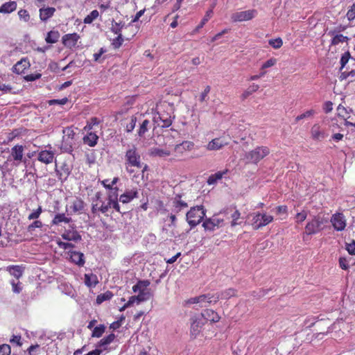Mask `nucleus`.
<instances>
[{"mask_svg": "<svg viewBox=\"0 0 355 355\" xmlns=\"http://www.w3.org/2000/svg\"><path fill=\"white\" fill-rule=\"evenodd\" d=\"M173 105L167 102L160 103L157 105V113L154 114V123L161 128H168L172 124Z\"/></svg>", "mask_w": 355, "mask_h": 355, "instance_id": "nucleus-1", "label": "nucleus"}, {"mask_svg": "<svg viewBox=\"0 0 355 355\" xmlns=\"http://www.w3.org/2000/svg\"><path fill=\"white\" fill-rule=\"evenodd\" d=\"M124 160L125 168L129 173H133L134 171L130 168H141L144 165L139 151L135 145H128L125 153Z\"/></svg>", "mask_w": 355, "mask_h": 355, "instance_id": "nucleus-2", "label": "nucleus"}, {"mask_svg": "<svg viewBox=\"0 0 355 355\" xmlns=\"http://www.w3.org/2000/svg\"><path fill=\"white\" fill-rule=\"evenodd\" d=\"M206 215L202 205L193 207L186 214V219L191 228L200 224Z\"/></svg>", "mask_w": 355, "mask_h": 355, "instance_id": "nucleus-3", "label": "nucleus"}, {"mask_svg": "<svg viewBox=\"0 0 355 355\" xmlns=\"http://www.w3.org/2000/svg\"><path fill=\"white\" fill-rule=\"evenodd\" d=\"M62 133V141L60 148L62 153H71L75 144L74 136L76 133L71 127L63 129Z\"/></svg>", "mask_w": 355, "mask_h": 355, "instance_id": "nucleus-4", "label": "nucleus"}, {"mask_svg": "<svg viewBox=\"0 0 355 355\" xmlns=\"http://www.w3.org/2000/svg\"><path fill=\"white\" fill-rule=\"evenodd\" d=\"M252 217V225L254 230H259L271 223L273 220V216L266 213H252L249 215Z\"/></svg>", "mask_w": 355, "mask_h": 355, "instance_id": "nucleus-5", "label": "nucleus"}, {"mask_svg": "<svg viewBox=\"0 0 355 355\" xmlns=\"http://www.w3.org/2000/svg\"><path fill=\"white\" fill-rule=\"evenodd\" d=\"M220 214L228 215V209L220 211L218 214H216L211 218H206L202 224L203 227L206 230L214 231L216 227L218 228L223 226L224 218L219 216Z\"/></svg>", "mask_w": 355, "mask_h": 355, "instance_id": "nucleus-6", "label": "nucleus"}, {"mask_svg": "<svg viewBox=\"0 0 355 355\" xmlns=\"http://www.w3.org/2000/svg\"><path fill=\"white\" fill-rule=\"evenodd\" d=\"M270 153V150L266 146L257 147L245 155L247 162L257 164Z\"/></svg>", "mask_w": 355, "mask_h": 355, "instance_id": "nucleus-7", "label": "nucleus"}, {"mask_svg": "<svg viewBox=\"0 0 355 355\" xmlns=\"http://www.w3.org/2000/svg\"><path fill=\"white\" fill-rule=\"evenodd\" d=\"M323 223V218L320 216L314 217L306 224L305 227L306 233L309 235L318 233L322 230V225Z\"/></svg>", "mask_w": 355, "mask_h": 355, "instance_id": "nucleus-8", "label": "nucleus"}, {"mask_svg": "<svg viewBox=\"0 0 355 355\" xmlns=\"http://www.w3.org/2000/svg\"><path fill=\"white\" fill-rule=\"evenodd\" d=\"M330 221L334 230L336 231L344 230L347 225L345 216L342 213L333 214Z\"/></svg>", "mask_w": 355, "mask_h": 355, "instance_id": "nucleus-9", "label": "nucleus"}, {"mask_svg": "<svg viewBox=\"0 0 355 355\" xmlns=\"http://www.w3.org/2000/svg\"><path fill=\"white\" fill-rule=\"evenodd\" d=\"M256 15L257 11L255 10H248L235 12L232 14L231 18L233 21H243L252 19Z\"/></svg>", "mask_w": 355, "mask_h": 355, "instance_id": "nucleus-10", "label": "nucleus"}, {"mask_svg": "<svg viewBox=\"0 0 355 355\" xmlns=\"http://www.w3.org/2000/svg\"><path fill=\"white\" fill-rule=\"evenodd\" d=\"M219 300L218 295H211L210 294L207 295H202L196 297L191 298L189 300V303L190 304H202L204 302H207L209 304L214 302L216 303ZM203 304H201V306H203Z\"/></svg>", "mask_w": 355, "mask_h": 355, "instance_id": "nucleus-11", "label": "nucleus"}, {"mask_svg": "<svg viewBox=\"0 0 355 355\" xmlns=\"http://www.w3.org/2000/svg\"><path fill=\"white\" fill-rule=\"evenodd\" d=\"M229 144V141H227L225 137H218L213 139L206 146L207 150H219L225 146Z\"/></svg>", "mask_w": 355, "mask_h": 355, "instance_id": "nucleus-12", "label": "nucleus"}, {"mask_svg": "<svg viewBox=\"0 0 355 355\" xmlns=\"http://www.w3.org/2000/svg\"><path fill=\"white\" fill-rule=\"evenodd\" d=\"M37 159L45 164L53 163L55 161V153L51 150H42L38 153Z\"/></svg>", "mask_w": 355, "mask_h": 355, "instance_id": "nucleus-13", "label": "nucleus"}, {"mask_svg": "<svg viewBox=\"0 0 355 355\" xmlns=\"http://www.w3.org/2000/svg\"><path fill=\"white\" fill-rule=\"evenodd\" d=\"M172 204V208L171 211L172 212L175 214H179L181 212L183 209L188 207V205L186 202L181 200V196L180 195H176L171 201Z\"/></svg>", "mask_w": 355, "mask_h": 355, "instance_id": "nucleus-14", "label": "nucleus"}, {"mask_svg": "<svg viewBox=\"0 0 355 355\" xmlns=\"http://www.w3.org/2000/svg\"><path fill=\"white\" fill-rule=\"evenodd\" d=\"M79 39L80 36L77 33L66 34L62 37V43L66 47L72 49L76 46Z\"/></svg>", "mask_w": 355, "mask_h": 355, "instance_id": "nucleus-15", "label": "nucleus"}, {"mask_svg": "<svg viewBox=\"0 0 355 355\" xmlns=\"http://www.w3.org/2000/svg\"><path fill=\"white\" fill-rule=\"evenodd\" d=\"M11 157L14 161L17 162L15 164L17 166L19 162H22L24 157V147L21 145H16L11 149Z\"/></svg>", "mask_w": 355, "mask_h": 355, "instance_id": "nucleus-16", "label": "nucleus"}, {"mask_svg": "<svg viewBox=\"0 0 355 355\" xmlns=\"http://www.w3.org/2000/svg\"><path fill=\"white\" fill-rule=\"evenodd\" d=\"M55 8L53 7H42L40 8V19L42 21L46 22L54 15Z\"/></svg>", "mask_w": 355, "mask_h": 355, "instance_id": "nucleus-17", "label": "nucleus"}, {"mask_svg": "<svg viewBox=\"0 0 355 355\" xmlns=\"http://www.w3.org/2000/svg\"><path fill=\"white\" fill-rule=\"evenodd\" d=\"M29 67L30 62L28 59L22 58L12 67V71L17 74H21Z\"/></svg>", "mask_w": 355, "mask_h": 355, "instance_id": "nucleus-18", "label": "nucleus"}, {"mask_svg": "<svg viewBox=\"0 0 355 355\" xmlns=\"http://www.w3.org/2000/svg\"><path fill=\"white\" fill-rule=\"evenodd\" d=\"M311 137L315 140H322L327 137V134L320 128L318 124L313 125L311 130Z\"/></svg>", "mask_w": 355, "mask_h": 355, "instance_id": "nucleus-19", "label": "nucleus"}, {"mask_svg": "<svg viewBox=\"0 0 355 355\" xmlns=\"http://www.w3.org/2000/svg\"><path fill=\"white\" fill-rule=\"evenodd\" d=\"M171 155V151L167 148L153 147L149 150V155L152 157H166Z\"/></svg>", "mask_w": 355, "mask_h": 355, "instance_id": "nucleus-20", "label": "nucleus"}, {"mask_svg": "<svg viewBox=\"0 0 355 355\" xmlns=\"http://www.w3.org/2000/svg\"><path fill=\"white\" fill-rule=\"evenodd\" d=\"M70 259L71 261L78 266H83L85 264L84 254L77 251H70Z\"/></svg>", "mask_w": 355, "mask_h": 355, "instance_id": "nucleus-21", "label": "nucleus"}, {"mask_svg": "<svg viewBox=\"0 0 355 355\" xmlns=\"http://www.w3.org/2000/svg\"><path fill=\"white\" fill-rule=\"evenodd\" d=\"M194 147V143L190 141H184L178 144L175 147V150L178 153L182 154L185 151L191 150Z\"/></svg>", "mask_w": 355, "mask_h": 355, "instance_id": "nucleus-22", "label": "nucleus"}, {"mask_svg": "<svg viewBox=\"0 0 355 355\" xmlns=\"http://www.w3.org/2000/svg\"><path fill=\"white\" fill-rule=\"evenodd\" d=\"M63 239L67 241H78L81 240V236L77 231L68 230L62 234Z\"/></svg>", "mask_w": 355, "mask_h": 355, "instance_id": "nucleus-23", "label": "nucleus"}, {"mask_svg": "<svg viewBox=\"0 0 355 355\" xmlns=\"http://www.w3.org/2000/svg\"><path fill=\"white\" fill-rule=\"evenodd\" d=\"M137 194L138 193L137 190L127 191L120 196L119 200L123 204L128 203L135 198H137Z\"/></svg>", "mask_w": 355, "mask_h": 355, "instance_id": "nucleus-24", "label": "nucleus"}, {"mask_svg": "<svg viewBox=\"0 0 355 355\" xmlns=\"http://www.w3.org/2000/svg\"><path fill=\"white\" fill-rule=\"evenodd\" d=\"M202 316L205 320L216 322L220 320V317L216 312L211 309H206L202 313Z\"/></svg>", "mask_w": 355, "mask_h": 355, "instance_id": "nucleus-25", "label": "nucleus"}, {"mask_svg": "<svg viewBox=\"0 0 355 355\" xmlns=\"http://www.w3.org/2000/svg\"><path fill=\"white\" fill-rule=\"evenodd\" d=\"M16 8L17 3L15 1L6 2L0 7V13L9 14L15 11Z\"/></svg>", "mask_w": 355, "mask_h": 355, "instance_id": "nucleus-26", "label": "nucleus"}, {"mask_svg": "<svg viewBox=\"0 0 355 355\" xmlns=\"http://www.w3.org/2000/svg\"><path fill=\"white\" fill-rule=\"evenodd\" d=\"M98 137L94 132H90L86 136L83 137V141L88 146L93 147L97 144Z\"/></svg>", "mask_w": 355, "mask_h": 355, "instance_id": "nucleus-27", "label": "nucleus"}, {"mask_svg": "<svg viewBox=\"0 0 355 355\" xmlns=\"http://www.w3.org/2000/svg\"><path fill=\"white\" fill-rule=\"evenodd\" d=\"M150 282L149 280H139L135 286H132L134 293L147 291Z\"/></svg>", "mask_w": 355, "mask_h": 355, "instance_id": "nucleus-28", "label": "nucleus"}, {"mask_svg": "<svg viewBox=\"0 0 355 355\" xmlns=\"http://www.w3.org/2000/svg\"><path fill=\"white\" fill-rule=\"evenodd\" d=\"M114 338L115 335L114 334H110L98 342L97 347L101 348L103 350L106 349L107 346L110 344L114 340Z\"/></svg>", "mask_w": 355, "mask_h": 355, "instance_id": "nucleus-29", "label": "nucleus"}, {"mask_svg": "<svg viewBox=\"0 0 355 355\" xmlns=\"http://www.w3.org/2000/svg\"><path fill=\"white\" fill-rule=\"evenodd\" d=\"M202 327V323L201 321L196 320L191 325V334L193 336H197L200 332Z\"/></svg>", "mask_w": 355, "mask_h": 355, "instance_id": "nucleus-30", "label": "nucleus"}, {"mask_svg": "<svg viewBox=\"0 0 355 355\" xmlns=\"http://www.w3.org/2000/svg\"><path fill=\"white\" fill-rule=\"evenodd\" d=\"M71 221V218L67 217L64 214H58L54 216V218L52 220V224L53 225H58L62 222L65 223H69Z\"/></svg>", "mask_w": 355, "mask_h": 355, "instance_id": "nucleus-31", "label": "nucleus"}, {"mask_svg": "<svg viewBox=\"0 0 355 355\" xmlns=\"http://www.w3.org/2000/svg\"><path fill=\"white\" fill-rule=\"evenodd\" d=\"M229 214H231L230 217L232 220L231 222V226L234 227L237 225L241 224V222L239 221L240 218L241 214L238 210H232V209H227Z\"/></svg>", "mask_w": 355, "mask_h": 355, "instance_id": "nucleus-32", "label": "nucleus"}, {"mask_svg": "<svg viewBox=\"0 0 355 355\" xmlns=\"http://www.w3.org/2000/svg\"><path fill=\"white\" fill-rule=\"evenodd\" d=\"M60 37L58 31H51L47 33L46 37V42L49 44H53L58 42Z\"/></svg>", "mask_w": 355, "mask_h": 355, "instance_id": "nucleus-33", "label": "nucleus"}, {"mask_svg": "<svg viewBox=\"0 0 355 355\" xmlns=\"http://www.w3.org/2000/svg\"><path fill=\"white\" fill-rule=\"evenodd\" d=\"M11 275L14 276L17 279L21 277L23 274V268L19 266H12L9 267L8 269Z\"/></svg>", "mask_w": 355, "mask_h": 355, "instance_id": "nucleus-34", "label": "nucleus"}, {"mask_svg": "<svg viewBox=\"0 0 355 355\" xmlns=\"http://www.w3.org/2000/svg\"><path fill=\"white\" fill-rule=\"evenodd\" d=\"M85 283L88 286H94L98 283L97 277L93 274L85 275Z\"/></svg>", "mask_w": 355, "mask_h": 355, "instance_id": "nucleus-35", "label": "nucleus"}, {"mask_svg": "<svg viewBox=\"0 0 355 355\" xmlns=\"http://www.w3.org/2000/svg\"><path fill=\"white\" fill-rule=\"evenodd\" d=\"M84 208V202L82 200L77 198L73 201L71 209L74 213L80 211Z\"/></svg>", "mask_w": 355, "mask_h": 355, "instance_id": "nucleus-36", "label": "nucleus"}, {"mask_svg": "<svg viewBox=\"0 0 355 355\" xmlns=\"http://www.w3.org/2000/svg\"><path fill=\"white\" fill-rule=\"evenodd\" d=\"M150 123L148 120L145 119L140 124L139 128L138 130V135L139 137H143L145 135V133L148 130Z\"/></svg>", "mask_w": 355, "mask_h": 355, "instance_id": "nucleus-37", "label": "nucleus"}, {"mask_svg": "<svg viewBox=\"0 0 355 355\" xmlns=\"http://www.w3.org/2000/svg\"><path fill=\"white\" fill-rule=\"evenodd\" d=\"M225 173L226 171L218 172L214 175H210L207 180L208 184L211 185L215 184L218 180H220L223 178V175Z\"/></svg>", "mask_w": 355, "mask_h": 355, "instance_id": "nucleus-38", "label": "nucleus"}, {"mask_svg": "<svg viewBox=\"0 0 355 355\" xmlns=\"http://www.w3.org/2000/svg\"><path fill=\"white\" fill-rule=\"evenodd\" d=\"M236 293V291L233 288H228L224 291H223L220 295H218L219 296V299H225L227 300L230 297L235 296Z\"/></svg>", "mask_w": 355, "mask_h": 355, "instance_id": "nucleus-39", "label": "nucleus"}, {"mask_svg": "<svg viewBox=\"0 0 355 355\" xmlns=\"http://www.w3.org/2000/svg\"><path fill=\"white\" fill-rule=\"evenodd\" d=\"M113 297V294L110 291H107L103 294L98 295L96 297V303L100 304L104 301L110 300Z\"/></svg>", "mask_w": 355, "mask_h": 355, "instance_id": "nucleus-40", "label": "nucleus"}, {"mask_svg": "<svg viewBox=\"0 0 355 355\" xmlns=\"http://www.w3.org/2000/svg\"><path fill=\"white\" fill-rule=\"evenodd\" d=\"M348 37L341 34L336 35L331 40V45H338L340 43H343L348 41Z\"/></svg>", "mask_w": 355, "mask_h": 355, "instance_id": "nucleus-41", "label": "nucleus"}, {"mask_svg": "<svg viewBox=\"0 0 355 355\" xmlns=\"http://www.w3.org/2000/svg\"><path fill=\"white\" fill-rule=\"evenodd\" d=\"M213 13L212 9H210L207 11L205 15L204 16L203 19H202L200 24L196 27V31H198L200 28H202L204 25L209 21V19L211 18Z\"/></svg>", "mask_w": 355, "mask_h": 355, "instance_id": "nucleus-42", "label": "nucleus"}, {"mask_svg": "<svg viewBox=\"0 0 355 355\" xmlns=\"http://www.w3.org/2000/svg\"><path fill=\"white\" fill-rule=\"evenodd\" d=\"M105 330L104 324H100L96 327L92 331V336L96 338H100L103 334Z\"/></svg>", "mask_w": 355, "mask_h": 355, "instance_id": "nucleus-43", "label": "nucleus"}, {"mask_svg": "<svg viewBox=\"0 0 355 355\" xmlns=\"http://www.w3.org/2000/svg\"><path fill=\"white\" fill-rule=\"evenodd\" d=\"M98 202L100 205V211L103 214H105L108 211L109 209L112 207L111 202L107 199V202H105L98 198Z\"/></svg>", "mask_w": 355, "mask_h": 355, "instance_id": "nucleus-44", "label": "nucleus"}, {"mask_svg": "<svg viewBox=\"0 0 355 355\" xmlns=\"http://www.w3.org/2000/svg\"><path fill=\"white\" fill-rule=\"evenodd\" d=\"M138 295H137L138 297V300L139 301V303L147 301L150 299L151 297V294L149 290L144 291H139L137 292Z\"/></svg>", "mask_w": 355, "mask_h": 355, "instance_id": "nucleus-45", "label": "nucleus"}, {"mask_svg": "<svg viewBox=\"0 0 355 355\" xmlns=\"http://www.w3.org/2000/svg\"><path fill=\"white\" fill-rule=\"evenodd\" d=\"M98 12L96 10H92L89 15L86 16L84 19L85 24H91L94 19L98 17Z\"/></svg>", "mask_w": 355, "mask_h": 355, "instance_id": "nucleus-46", "label": "nucleus"}, {"mask_svg": "<svg viewBox=\"0 0 355 355\" xmlns=\"http://www.w3.org/2000/svg\"><path fill=\"white\" fill-rule=\"evenodd\" d=\"M109 193H108V198L107 199L110 202H114L116 200H118V189L117 187H112L109 189Z\"/></svg>", "mask_w": 355, "mask_h": 355, "instance_id": "nucleus-47", "label": "nucleus"}, {"mask_svg": "<svg viewBox=\"0 0 355 355\" xmlns=\"http://www.w3.org/2000/svg\"><path fill=\"white\" fill-rule=\"evenodd\" d=\"M18 16L20 20L28 22L31 19L29 12L26 10L21 9L18 11Z\"/></svg>", "mask_w": 355, "mask_h": 355, "instance_id": "nucleus-48", "label": "nucleus"}, {"mask_svg": "<svg viewBox=\"0 0 355 355\" xmlns=\"http://www.w3.org/2000/svg\"><path fill=\"white\" fill-rule=\"evenodd\" d=\"M268 44L275 49H278L283 45V41L280 37L271 39L268 41Z\"/></svg>", "mask_w": 355, "mask_h": 355, "instance_id": "nucleus-49", "label": "nucleus"}, {"mask_svg": "<svg viewBox=\"0 0 355 355\" xmlns=\"http://www.w3.org/2000/svg\"><path fill=\"white\" fill-rule=\"evenodd\" d=\"M136 122L137 118L134 116H132L130 119L129 122L127 123L125 125V130L128 132H131L134 130L136 125Z\"/></svg>", "mask_w": 355, "mask_h": 355, "instance_id": "nucleus-50", "label": "nucleus"}, {"mask_svg": "<svg viewBox=\"0 0 355 355\" xmlns=\"http://www.w3.org/2000/svg\"><path fill=\"white\" fill-rule=\"evenodd\" d=\"M350 58H351V55H350V53L349 51H347L343 54V55L341 56V58H340V64H341V67L340 69V71H342L344 69L345 66L348 62Z\"/></svg>", "mask_w": 355, "mask_h": 355, "instance_id": "nucleus-51", "label": "nucleus"}, {"mask_svg": "<svg viewBox=\"0 0 355 355\" xmlns=\"http://www.w3.org/2000/svg\"><path fill=\"white\" fill-rule=\"evenodd\" d=\"M277 63V59L276 58H270L269 60H268L267 61H266L262 65H261V70H264V69H266L268 68H270V67H273L274 65H275Z\"/></svg>", "mask_w": 355, "mask_h": 355, "instance_id": "nucleus-52", "label": "nucleus"}, {"mask_svg": "<svg viewBox=\"0 0 355 355\" xmlns=\"http://www.w3.org/2000/svg\"><path fill=\"white\" fill-rule=\"evenodd\" d=\"M123 42V39L122 37V35L119 34L113 40L112 44L114 49H119L122 45Z\"/></svg>", "mask_w": 355, "mask_h": 355, "instance_id": "nucleus-53", "label": "nucleus"}, {"mask_svg": "<svg viewBox=\"0 0 355 355\" xmlns=\"http://www.w3.org/2000/svg\"><path fill=\"white\" fill-rule=\"evenodd\" d=\"M42 226V223L40 220H35L27 227V230L29 232H33L35 228H40Z\"/></svg>", "mask_w": 355, "mask_h": 355, "instance_id": "nucleus-54", "label": "nucleus"}, {"mask_svg": "<svg viewBox=\"0 0 355 355\" xmlns=\"http://www.w3.org/2000/svg\"><path fill=\"white\" fill-rule=\"evenodd\" d=\"M315 114V111L313 110H308L305 112L304 113L297 116L295 118L296 121H299L300 120L304 119L305 118H309Z\"/></svg>", "mask_w": 355, "mask_h": 355, "instance_id": "nucleus-55", "label": "nucleus"}, {"mask_svg": "<svg viewBox=\"0 0 355 355\" xmlns=\"http://www.w3.org/2000/svg\"><path fill=\"white\" fill-rule=\"evenodd\" d=\"M11 349L9 345L3 344L0 345V355H10Z\"/></svg>", "mask_w": 355, "mask_h": 355, "instance_id": "nucleus-56", "label": "nucleus"}, {"mask_svg": "<svg viewBox=\"0 0 355 355\" xmlns=\"http://www.w3.org/2000/svg\"><path fill=\"white\" fill-rule=\"evenodd\" d=\"M42 211V207H39L36 210L33 211L32 213H31L28 215V219L31 220H34V219L38 218L40 217Z\"/></svg>", "mask_w": 355, "mask_h": 355, "instance_id": "nucleus-57", "label": "nucleus"}, {"mask_svg": "<svg viewBox=\"0 0 355 355\" xmlns=\"http://www.w3.org/2000/svg\"><path fill=\"white\" fill-rule=\"evenodd\" d=\"M123 27V24L121 25L120 23L114 22V24H112L111 30L114 34L118 35L119 34H121V31Z\"/></svg>", "mask_w": 355, "mask_h": 355, "instance_id": "nucleus-58", "label": "nucleus"}, {"mask_svg": "<svg viewBox=\"0 0 355 355\" xmlns=\"http://www.w3.org/2000/svg\"><path fill=\"white\" fill-rule=\"evenodd\" d=\"M100 196H101V194L99 193H97L96 194V201L95 203L92 204V211L94 214H96L97 211H100V205H99V202H98V198H100Z\"/></svg>", "mask_w": 355, "mask_h": 355, "instance_id": "nucleus-59", "label": "nucleus"}, {"mask_svg": "<svg viewBox=\"0 0 355 355\" xmlns=\"http://www.w3.org/2000/svg\"><path fill=\"white\" fill-rule=\"evenodd\" d=\"M347 19L351 21L355 19V2L351 6L347 12Z\"/></svg>", "mask_w": 355, "mask_h": 355, "instance_id": "nucleus-60", "label": "nucleus"}, {"mask_svg": "<svg viewBox=\"0 0 355 355\" xmlns=\"http://www.w3.org/2000/svg\"><path fill=\"white\" fill-rule=\"evenodd\" d=\"M307 213L306 211H302L297 213L295 216L296 222L298 223H302L306 218Z\"/></svg>", "mask_w": 355, "mask_h": 355, "instance_id": "nucleus-61", "label": "nucleus"}, {"mask_svg": "<svg viewBox=\"0 0 355 355\" xmlns=\"http://www.w3.org/2000/svg\"><path fill=\"white\" fill-rule=\"evenodd\" d=\"M210 89H211V87L210 86L207 85L204 91L201 93V94L200 95V101L201 102H204V101H207V96H208V94L210 92Z\"/></svg>", "mask_w": 355, "mask_h": 355, "instance_id": "nucleus-62", "label": "nucleus"}, {"mask_svg": "<svg viewBox=\"0 0 355 355\" xmlns=\"http://www.w3.org/2000/svg\"><path fill=\"white\" fill-rule=\"evenodd\" d=\"M42 76L41 73H31V74H28L27 76H26L24 77V79L26 80V81H34V80H36L39 78H40Z\"/></svg>", "mask_w": 355, "mask_h": 355, "instance_id": "nucleus-63", "label": "nucleus"}, {"mask_svg": "<svg viewBox=\"0 0 355 355\" xmlns=\"http://www.w3.org/2000/svg\"><path fill=\"white\" fill-rule=\"evenodd\" d=\"M346 250L349 254L352 255L355 254V241H353L351 243H347L346 245Z\"/></svg>", "mask_w": 355, "mask_h": 355, "instance_id": "nucleus-64", "label": "nucleus"}]
</instances>
